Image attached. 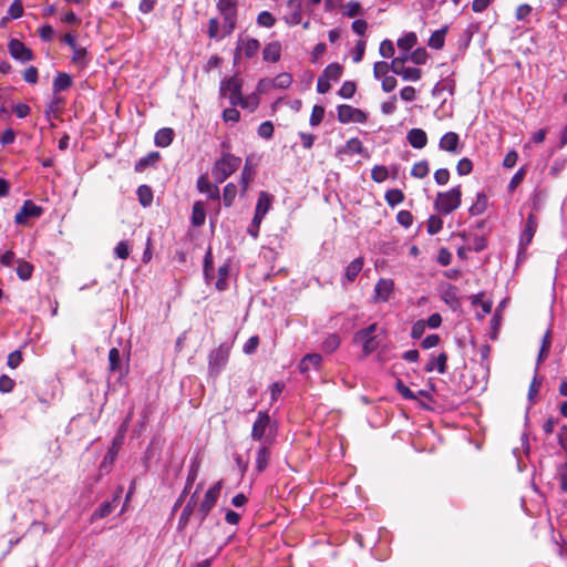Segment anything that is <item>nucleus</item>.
<instances>
[{
  "label": "nucleus",
  "mask_w": 567,
  "mask_h": 567,
  "mask_svg": "<svg viewBox=\"0 0 567 567\" xmlns=\"http://www.w3.org/2000/svg\"><path fill=\"white\" fill-rule=\"evenodd\" d=\"M385 200L389 206L394 207L404 200V194L402 190L393 188L385 193Z\"/></svg>",
  "instance_id": "nucleus-42"
},
{
  "label": "nucleus",
  "mask_w": 567,
  "mask_h": 567,
  "mask_svg": "<svg viewBox=\"0 0 567 567\" xmlns=\"http://www.w3.org/2000/svg\"><path fill=\"white\" fill-rule=\"evenodd\" d=\"M379 52H380V55L385 59L392 58L395 52L393 42L388 39L383 40L380 43Z\"/></svg>",
  "instance_id": "nucleus-57"
},
{
  "label": "nucleus",
  "mask_w": 567,
  "mask_h": 567,
  "mask_svg": "<svg viewBox=\"0 0 567 567\" xmlns=\"http://www.w3.org/2000/svg\"><path fill=\"white\" fill-rule=\"evenodd\" d=\"M123 488L118 487L112 501L102 503L92 515V519H101L109 516L116 507L117 501L122 494Z\"/></svg>",
  "instance_id": "nucleus-19"
},
{
  "label": "nucleus",
  "mask_w": 567,
  "mask_h": 567,
  "mask_svg": "<svg viewBox=\"0 0 567 567\" xmlns=\"http://www.w3.org/2000/svg\"><path fill=\"white\" fill-rule=\"evenodd\" d=\"M396 221L404 228H409L413 223V216L409 210H400L396 215Z\"/></svg>",
  "instance_id": "nucleus-64"
},
{
  "label": "nucleus",
  "mask_w": 567,
  "mask_h": 567,
  "mask_svg": "<svg viewBox=\"0 0 567 567\" xmlns=\"http://www.w3.org/2000/svg\"><path fill=\"white\" fill-rule=\"evenodd\" d=\"M23 14V6L21 0H14L8 11L7 17L4 19H19Z\"/></svg>",
  "instance_id": "nucleus-47"
},
{
  "label": "nucleus",
  "mask_w": 567,
  "mask_h": 567,
  "mask_svg": "<svg viewBox=\"0 0 567 567\" xmlns=\"http://www.w3.org/2000/svg\"><path fill=\"white\" fill-rule=\"evenodd\" d=\"M114 255L116 258L126 259L130 256V245L126 240L120 241L114 248Z\"/></svg>",
  "instance_id": "nucleus-62"
},
{
  "label": "nucleus",
  "mask_w": 567,
  "mask_h": 567,
  "mask_svg": "<svg viewBox=\"0 0 567 567\" xmlns=\"http://www.w3.org/2000/svg\"><path fill=\"white\" fill-rule=\"evenodd\" d=\"M221 487L223 481H218L205 493V496L198 507L199 523H203L206 519L212 508L216 505L220 495Z\"/></svg>",
  "instance_id": "nucleus-4"
},
{
  "label": "nucleus",
  "mask_w": 567,
  "mask_h": 567,
  "mask_svg": "<svg viewBox=\"0 0 567 567\" xmlns=\"http://www.w3.org/2000/svg\"><path fill=\"white\" fill-rule=\"evenodd\" d=\"M248 163H249V158L246 159V164H245V167H244V169L241 172V176H240V186H241L243 194H245L248 190V185L252 181V177H254V171L249 166Z\"/></svg>",
  "instance_id": "nucleus-40"
},
{
  "label": "nucleus",
  "mask_w": 567,
  "mask_h": 567,
  "mask_svg": "<svg viewBox=\"0 0 567 567\" xmlns=\"http://www.w3.org/2000/svg\"><path fill=\"white\" fill-rule=\"evenodd\" d=\"M425 329H426L425 321L417 320L416 322L413 323V326L411 328V333H410L411 338L414 340L420 339L424 334Z\"/></svg>",
  "instance_id": "nucleus-63"
},
{
  "label": "nucleus",
  "mask_w": 567,
  "mask_h": 567,
  "mask_svg": "<svg viewBox=\"0 0 567 567\" xmlns=\"http://www.w3.org/2000/svg\"><path fill=\"white\" fill-rule=\"evenodd\" d=\"M223 17L221 38L229 35L236 28L237 23V10H218Z\"/></svg>",
  "instance_id": "nucleus-18"
},
{
  "label": "nucleus",
  "mask_w": 567,
  "mask_h": 567,
  "mask_svg": "<svg viewBox=\"0 0 567 567\" xmlns=\"http://www.w3.org/2000/svg\"><path fill=\"white\" fill-rule=\"evenodd\" d=\"M363 145L357 137L350 138L343 147L338 150V154H362Z\"/></svg>",
  "instance_id": "nucleus-32"
},
{
  "label": "nucleus",
  "mask_w": 567,
  "mask_h": 567,
  "mask_svg": "<svg viewBox=\"0 0 567 567\" xmlns=\"http://www.w3.org/2000/svg\"><path fill=\"white\" fill-rule=\"evenodd\" d=\"M556 478L560 483L561 491L567 493V462L559 463L556 466Z\"/></svg>",
  "instance_id": "nucleus-45"
},
{
  "label": "nucleus",
  "mask_w": 567,
  "mask_h": 567,
  "mask_svg": "<svg viewBox=\"0 0 567 567\" xmlns=\"http://www.w3.org/2000/svg\"><path fill=\"white\" fill-rule=\"evenodd\" d=\"M430 172L427 161H420L415 163L411 169V175L415 178H424Z\"/></svg>",
  "instance_id": "nucleus-46"
},
{
  "label": "nucleus",
  "mask_w": 567,
  "mask_h": 567,
  "mask_svg": "<svg viewBox=\"0 0 567 567\" xmlns=\"http://www.w3.org/2000/svg\"><path fill=\"white\" fill-rule=\"evenodd\" d=\"M220 91L224 96L228 97L229 103L236 106L237 103L241 102V81L235 76L223 81Z\"/></svg>",
  "instance_id": "nucleus-7"
},
{
  "label": "nucleus",
  "mask_w": 567,
  "mask_h": 567,
  "mask_svg": "<svg viewBox=\"0 0 567 567\" xmlns=\"http://www.w3.org/2000/svg\"><path fill=\"white\" fill-rule=\"evenodd\" d=\"M267 443H270L268 441V437L266 441L258 447L257 456H256V470L258 473L264 472L270 460V450Z\"/></svg>",
  "instance_id": "nucleus-20"
},
{
  "label": "nucleus",
  "mask_w": 567,
  "mask_h": 567,
  "mask_svg": "<svg viewBox=\"0 0 567 567\" xmlns=\"http://www.w3.org/2000/svg\"><path fill=\"white\" fill-rule=\"evenodd\" d=\"M353 112H354V107L351 106V105L343 104V105L338 106V120H339V122H341V123H350V122H352V120H353V117H352Z\"/></svg>",
  "instance_id": "nucleus-44"
},
{
  "label": "nucleus",
  "mask_w": 567,
  "mask_h": 567,
  "mask_svg": "<svg viewBox=\"0 0 567 567\" xmlns=\"http://www.w3.org/2000/svg\"><path fill=\"white\" fill-rule=\"evenodd\" d=\"M400 76L404 81H419L422 78V71L417 68L409 66L403 69Z\"/></svg>",
  "instance_id": "nucleus-49"
},
{
  "label": "nucleus",
  "mask_w": 567,
  "mask_h": 567,
  "mask_svg": "<svg viewBox=\"0 0 567 567\" xmlns=\"http://www.w3.org/2000/svg\"><path fill=\"white\" fill-rule=\"evenodd\" d=\"M270 426V417L267 412H259L251 430V437L255 441H262L267 429Z\"/></svg>",
  "instance_id": "nucleus-13"
},
{
  "label": "nucleus",
  "mask_w": 567,
  "mask_h": 567,
  "mask_svg": "<svg viewBox=\"0 0 567 567\" xmlns=\"http://www.w3.org/2000/svg\"><path fill=\"white\" fill-rule=\"evenodd\" d=\"M487 207V197L483 193L476 195L474 204L470 207L468 212L472 216L482 215Z\"/></svg>",
  "instance_id": "nucleus-34"
},
{
  "label": "nucleus",
  "mask_w": 567,
  "mask_h": 567,
  "mask_svg": "<svg viewBox=\"0 0 567 567\" xmlns=\"http://www.w3.org/2000/svg\"><path fill=\"white\" fill-rule=\"evenodd\" d=\"M410 61L415 64H424L427 60V53L425 49L419 48L411 52L409 55Z\"/></svg>",
  "instance_id": "nucleus-61"
},
{
  "label": "nucleus",
  "mask_w": 567,
  "mask_h": 567,
  "mask_svg": "<svg viewBox=\"0 0 567 567\" xmlns=\"http://www.w3.org/2000/svg\"><path fill=\"white\" fill-rule=\"evenodd\" d=\"M241 165V158L230 153H223L212 167L213 178L217 184L224 183Z\"/></svg>",
  "instance_id": "nucleus-1"
},
{
  "label": "nucleus",
  "mask_w": 567,
  "mask_h": 567,
  "mask_svg": "<svg viewBox=\"0 0 567 567\" xmlns=\"http://www.w3.org/2000/svg\"><path fill=\"white\" fill-rule=\"evenodd\" d=\"M137 196L141 205L144 207H148L153 202V193L147 185H141L137 188Z\"/></svg>",
  "instance_id": "nucleus-41"
},
{
  "label": "nucleus",
  "mask_w": 567,
  "mask_h": 567,
  "mask_svg": "<svg viewBox=\"0 0 567 567\" xmlns=\"http://www.w3.org/2000/svg\"><path fill=\"white\" fill-rule=\"evenodd\" d=\"M461 203L462 190L461 186L457 185L447 192L439 193L434 200V208L443 215H449L461 206Z\"/></svg>",
  "instance_id": "nucleus-2"
},
{
  "label": "nucleus",
  "mask_w": 567,
  "mask_h": 567,
  "mask_svg": "<svg viewBox=\"0 0 567 567\" xmlns=\"http://www.w3.org/2000/svg\"><path fill=\"white\" fill-rule=\"evenodd\" d=\"M257 23L261 27L271 28L276 23L275 17L268 11H261L257 17Z\"/></svg>",
  "instance_id": "nucleus-58"
},
{
  "label": "nucleus",
  "mask_w": 567,
  "mask_h": 567,
  "mask_svg": "<svg viewBox=\"0 0 567 567\" xmlns=\"http://www.w3.org/2000/svg\"><path fill=\"white\" fill-rule=\"evenodd\" d=\"M206 219V210L203 202H195L192 209V225L199 227L204 225Z\"/></svg>",
  "instance_id": "nucleus-29"
},
{
  "label": "nucleus",
  "mask_w": 567,
  "mask_h": 567,
  "mask_svg": "<svg viewBox=\"0 0 567 567\" xmlns=\"http://www.w3.org/2000/svg\"><path fill=\"white\" fill-rule=\"evenodd\" d=\"M237 196V187L234 183L225 185L223 190V202L226 207H230Z\"/></svg>",
  "instance_id": "nucleus-39"
},
{
  "label": "nucleus",
  "mask_w": 567,
  "mask_h": 567,
  "mask_svg": "<svg viewBox=\"0 0 567 567\" xmlns=\"http://www.w3.org/2000/svg\"><path fill=\"white\" fill-rule=\"evenodd\" d=\"M324 116V107L321 105H315L310 115L309 123L312 127L318 126Z\"/></svg>",
  "instance_id": "nucleus-52"
},
{
  "label": "nucleus",
  "mask_w": 567,
  "mask_h": 567,
  "mask_svg": "<svg viewBox=\"0 0 567 567\" xmlns=\"http://www.w3.org/2000/svg\"><path fill=\"white\" fill-rule=\"evenodd\" d=\"M301 0H288L287 8L289 9V13H287L282 19L289 27L301 23Z\"/></svg>",
  "instance_id": "nucleus-15"
},
{
  "label": "nucleus",
  "mask_w": 567,
  "mask_h": 567,
  "mask_svg": "<svg viewBox=\"0 0 567 567\" xmlns=\"http://www.w3.org/2000/svg\"><path fill=\"white\" fill-rule=\"evenodd\" d=\"M389 176L388 168L383 165H377L371 171V178L377 183L384 182Z\"/></svg>",
  "instance_id": "nucleus-53"
},
{
  "label": "nucleus",
  "mask_w": 567,
  "mask_h": 567,
  "mask_svg": "<svg viewBox=\"0 0 567 567\" xmlns=\"http://www.w3.org/2000/svg\"><path fill=\"white\" fill-rule=\"evenodd\" d=\"M64 104V100L60 96H58L56 94H54L53 99L51 100V102L49 103L47 110H45V115L48 117L51 116V114H55L58 113L62 106Z\"/></svg>",
  "instance_id": "nucleus-55"
},
{
  "label": "nucleus",
  "mask_w": 567,
  "mask_h": 567,
  "mask_svg": "<svg viewBox=\"0 0 567 567\" xmlns=\"http://www.w3.org/2000/svg\"><path fill=\"white\" fill-rule=\"evenodd\" d=\"M457 174L461 176H465L471 174L473 171L472 161L467 157L461 158L456 165Z\"/></svg>",
  "instance_id": "nucleus-59"
},
{
  "label": "nucleus",
  "mask_w": 567,
  "mask_h": 567,
  "mask_svg": "<svg viewBox=\"0 0 567 567\" xmlns=\"http://www.w3.org/2000/svg\"><path fill=\"white\" fill-rule=\"evenodd\" d=\"M42 214H43V208L41 206L34 204L32 200L28 199V200H24L22 207L16 214L14 223L17 225H24L28 223L29 219L40 218Z\"/></svg>",
  "instance_id": "nucleus-6"
},
{
  "label": "nucleus",
  "mask_w": 567,
  "mask_h": 567,
  "mask_svg": "<svg viewBox=\"0 0 567 567\" xmlns=\"http://www.w3.org/2000/svg\"><path fill=\"white\" fill-rule=\"evenodd\" d=\"M72 63L75 64L80 70L85 69L90 63L89 53L85 48L76 47L72 50Z\"/></svg>",
  "instance_id": "nucleus-27"
},
{
  "label": "nucleus",
  "mask_w": 567,
  "mask_h": 567,
  "mask_svg": "<svg viewBox=\"0 0 567 567\" xmlns=\"http://www.w3.org/2000/svg\"><path fill=\"white\" fill-rule=\"evenodd\" d=\"M447 33V28L444 27L440 30L434 31L429 39V47L435 50H440L443 48L445 42V35Z\"/></svg>",
  "instance_id": "nucleus-33"
},
{
  "label": "nucleus",
  "mask_w": 567,
  "mask_h": 567,
  "mask_svg": "<svg viewBox=\"0 0 567 567\" xmlns=\"http://www.w3.org/2000/svg\"><path fill=\"white\" fill-rule=\"evenodd\" d=\"M122 443L123 434L116 435L112 442V446L109 449L106 455L104 456V460L101 464L102 468H106L114 463Z\"/></svg>",
  "instance_id": "nucleus-24"
},
{
  "label": "nucleus",
  "mask_w": 567,
  "mask_h": 567,
  "mask_svg": "<svg viewBox=\"0 0 567 567\" xmlns=\"http://www.w3.org/2000/svg\"><path fill=\"white\" fill-rule=\"evenodd\" d=\"M460 136L455 132L445 133L439 142V148L453 155H457L462 151Z\"/></svg>",
  "instance_id": "nucleus-10"
},
{
  "label": "nucleus",
  "mask_w": 567,
  "mask_h": 567,
  "mask_svg": "<svg viewBox=\"0 0 567 567\" xmlns=\"http://www.w3.org/2000/svg\"><path fill=\"white\" fill-rule=\"evenodd\" d=\"M538 223L536 217L530 214L528 215L524 229L519 237V255L525 252L527 246L532 243L534 235L536 233Z\"/></svg>",
  "instance_id": "nucleus-8"
},
{
  "label": "nucleus",
  "mask_w": 567,
  "mask_h": 567,
  "mask_svg": "<svg viewBox=\"0 0 567 567\" xmlns=\"http://www.w3.org/2000/svg\"><path fill=\"white\" fill-rule=\"evenodd\" d=\"M390 71L389 63L385 61L375 62L373 65V76L377 80H381L388 75Z\"/></svg>",
  "instance_id": "nucleus-50"
},
{
  "label": "nucleus",
  "mask_w": 567,
  "mask_h": 567,
  "mask_svg": "<svg viewBox=\"0 0 567 567\" xmlns=\"http://www.w3.org/2000/svg\"><path fill=\"white\" fill-rule=\"evenodd\" d=\"M362 14V7L358 1H349L344 6V16L349 18H354L357 16Z\"/></svg>",
  "instance_id": "nucleus-54"
},
{
  "label": "nucleus",
  "mask_w": 567,
  "mask_h": 567,
  "mask_svg": "<svg viewBox=\"0 0 567 567\" xmlns=\"http://www.w3.org/2000/svg\"><path fill=\"white\" fill-rule=\"evenodd\" d=\"M272 200V195L267 192H261L256 204L255 215L264 218L271 208Z\"/></svg>",
  "instance_id": "nucleus-22"
},
{
  "label": "nucleus",
  "mask_w": 567,
  "mask_h": 567,
  "mask_svg": "<svg viewBox=\"0 0 567 567\" xmlns=\"http://www.w3.org/2000/svg\"><path fill=\"white\" fill-rule=\"evenodd\" d=\"M442 300L450 306L452 309H456L460 306V298L457 288L451 284H444L440 288Z\"/></svg>",
  "instance_id": "nucleus-16"
},
{
  "label": "nucleus",
  "mask_w": 567,
  "mask_h": 567,
  "mask_svg": "<svg viewBox=\"0 0 567 567\" xmlns=\"http://www.w3.org/2000/svg\"><path fill=\"white\" fill-rule=\"evenodd\" d=\"M72 85V78L64 72H60L53 80V92L58 94L62 91L68 90Z\"/></svg>",
  "instance_id": "nucleus-31"
},
{
  "label": "nucleus",
  "mask_w": 567,
  "mask_h": 567,
  "mask_svg": "<svg viewBox=\"0 0 567 567\" xmlns=\"http://www.w3.org/2000/svg\"><path fill=\"white\" fill-rule=\"evenodd\" d=\"M33 272V266L23 260L18 261L17 275L21 280H29Z\"/></svg>",
  "instance_id": "nucleus-43"
},
{
  "label": "nucleus",
  "mask_w": 567,
  "mask_h": 567,
  "mask_svg": "<svg viewBox=\"0 0 567 567\" xmlns=\"http://www.w3.org/2000/svg\"><path fill=\"white\" fill-rule=\"evenodd\" d=\"M322 75L331 81H338L342 75V66L339 63H330L326 66Z\"/></svg>",
  "instance_id": "nucleus-38"
},
{
  "label": "nucleus",
  "mask_w": 567,
  "mask_h": 567,
  "mask_svg": "<svg viewBox=\"0 0 567 567\" xmlns=\"http://www.w3.org/2000/svg\"><path fill=\"white\" fill-rule=\"evenodd\" d=\"M230 266L228 262L224 264L218 268V279L216 281V288L223 291L227 288V279L229 277Z\"/></svg>",
  "instance_id": "nucleus-37"
},
{
  "label": "nucleus",
  "mask_w": 567,
  "mask_h": 567,
  "mask_svg": "<svg viewBox=\"0 0 567 567\" xmlns=\"http://www.w3.org/2000/svg\"><path fill=\"white\" fill-rule=\"evenodd\" d=\"M406 140L412 147L421 150L427 143V135L422 128H412L408 132Z\"/></svg>",
  "instance_id": "nucleus-21"
},
{
  "label": "nucleus",
  "mask_w": 567,
  "mask_h": 567,
  "mask_svg": "<svg viewBox=\"0 0 567 567\" xmlns=\"http://www.w3.org/2000/svg\"><path fill=\"white\" fill-rule=\"evenodd\" d=\"M375 331L377 323H372L369 327L357 331L354 334V342L362 346V351L365 355L374 352L380 344L379 340L377 339Z\"/></svg>",
  "instance_id": "nucleus-3"
},
{
  "label": "nucleus",
  "mask_w": 567,
  "mask_h": 567,
  "mask_svg": "<svg viewBox=\"0 0 567 567\" xmlns=\"http://www.w3.org/2000/svg\"><path fill=\"white\" fill-rule=\"evenodd\" d=\"M260 48V43L257 39H240L238 41V44L236 47L235 51V60H238L240 58V54L244 53V55L247 59H251L255 56Z\"/></svg>",
  "instance_id": "nucleus-12"
},
{
  "label": "nucleus",
  "mask_w": 567,
  "mask_h": 567,
  "mask_svg": "<svg viewBox=\"0 0 567 567\" xmlns=\"http://www.w3.org/2000/svg\"><path fill=\"white\" fill-rule=\"evenodd\" d=\"M229 358V348L227 346H219L217 349H214L208 355V371L213 377L219 375L221 370L228 362Z\"/></svg>",
  "instance_id": "nucleus-5"
},
{
  "label": "nucleus",
  "mask_w": 567,
  "mask_h": 567,
  "mask_svg": "<svg viewBox=\"0 0 567 567\" xmlns=\"http://www.w3.org/2000/svg\"><path fill=\"white\" fill-rule=\"evenodd\" d=\"M200 488V485L197 486L195 493L190 496L189 501L187 502V504L184 506L182 513H181V516H179V519H178V528L179 529H185L188 522H189V518L190 516L193 515L194 513V509H195V506L197 504V493Z\"/></svg>",
  "instance_id": "nucleus-17"
},
{
  "label": "nucleus",
  "mask_w": 567,
  "mask_h": 567,
  "mask_svg": "<svg viewBox=\"0 0 567 567\" xmlns=\"http://www.w3.org/2000/svg\"><path fill=\"white\" fill-rule=\"evenodd\" d=\"M10 55L19 62H28L33 59L32 51L18 39H11L8 43Z\"/></svg>",
  "instance_id": "nucleus-9"
},
{
  "label": "nucleus",
  "mask_w": 567,
  "mask_h": 567,
  "mask_svg": "<svg viewBox=\"0 0 567 567\" xmlns=\"http://www.w3.org/2000/svg\"><path fill=\"white\" fill-rule=\"evenodd\" d=\"M281 56V45L279 42L268 43L262 50V58L267 62H278Z\"/></svg>",
  "instance_id": "nucleus-26"
},
{
  "label": "nucleus",
  "mask_w": 567,
  "mask_h": 567,
  "mask_svg": "<svg viewBox=\"0 0 567 567\" xmlns=\"http://www.w3.org/2000/svg\"><path fill=\"white\" fill-rule=\"evenodd\" d=\"M364 260L362 257L353 259L346 268L344 279L349 282L354 281L363 268Z\"/></svg>",
  "instance_id": "nucleus-28"
},
{
  "label": "nucleus",
  "mask_w": 567,
  "mask_h": 567,
  "mask_svg": "<svg viewBox=\"0 0 567 567\" xmlns=\"http://www.w3.org/2000/svg\"><path fill=\"white\" fill-rule=\"evenodd\" d=\"M394 290V282L392 279L381 278L374 287L373 301L375 303L386 302L391 298Z\"/></svg>",
  "instance_id": "nucleus-11"
},
{
  "label": "nucleus",
  "mask_w": 567,
  "mask_h": 567,
  "mask_svg": "<svg viewBox=\"0 0 567 567\" xmlns=\"http://www.w3.org/2000/svg\"><path fill=\"white\" fill-rule=\"evenodd\" d=\"M109 363L111 371H117L121 369V354L120 350L112 348L109 352Z\"/></svg>",
  "instance_id": "nucleus-56"
},
{
  "label": "nucleus",
  "mask_w": 567,
  "mask_h": 567,
  "mask_svg": "<svg viewBox=\"0 0 567 567\" xmlns=\"http://www.w3.org/2000/svg\"><path fill=\"white\" fill-rule=\"evenodd\" d=\"M158 159L159 154L157 152H152L136 162L135 171L143 172L150 165H154Z\"/></svg>",
  "instance_id": "nucleus-36"
},
{
  "label": "nucleus",
  "mask_w": 567,
  "mask_h": 567,
  "mask_svg": "<svg viewBox=\"0 0 567 567\" xmlns=\"http://www.w3.org/2000/svg\"><path fill=\"white\" fill-rule=\"evenodd\" d=\"M322 362V357L319 353H309L305 355L299 363V371L307 373L311 369H318Z\"/></svg>",
  "instance_id": "nucleus-25"
},
{
  "label": "nucleus",
  "mask_w": 567,
  "mask_h": 567,
  "mask_svg": "<svg viewBox=\"0 0 567 567\" xmlns=\"http://www.w3.org/2000/svg\"><path fill=\"white\" fill-rule=\"evenodd\" d=\"M174 131L169 127L161 128L155 134V144L158 147H167L172 144Z\"/></svg>",
  "instance_id": "nucleus-30"
},
{
  "label": "nucleus",
  "mask_w": 567,
  "mask_h": 567,
  "mask_svg": "<svg viewBox=\"0 0 567 567\" xmlns=\"http://www.w3.org/2000/svg\"><path fill=\"white\" fill-rule=\"evenodd\" d=\"M446 363L447 354L445 352H441L436 357L432 355L424 369L426 372L436 370L440 374H443L446 372Z\"/></svg>",
  "instance_id": "nucleus-23"
},
{
  "label": "nucleus",
  "mask_w": 567,
  "mask_h": 567,
  "mask_svg": "<svg viewBox=\"0 0 567 567\" xmlns=\"http://www.w3.org/2000/svg\"><path fill=\"white\" fill-rule=\"evenodd\" d=\"M442 227H443V220L441 219V217H439L436 215L430 216V218L427 219V233L430 235H435V234L440 233Z\"/></svg>",
  "instance_id": "nucleus-51"
},
{
  "label": "nucleus",
  "mask_w": 567,
  "mask_h": 567,
  "mask_svg": "<svg viewBox=\"0 0 567 567\" xmlns=\"http://www.w3.org/2000/svg\"><path fill=\"white\" fill-rule=\"evenodd\" d=\"M196 186L198 192L205 194L209 199L216 200L220 198L217 184H212L206 175H200L197 178Z\"/></svg>",
  "instance_id": "nucleus-14"
},
{
  "label": "nucleus",
  "mask_w": 567,
  "mask_h": 567,
  "mask_svg": "<svg viewBox=\"0 0 567 567\" xmlns=\"http://www.w3.org/2000/svg\"><path fill=\"white\" fill-rule=\"evenodd\" d=\"M259 104V99L257 95L252 94L250 96H241V102L237 103V105L241 106L243 109H248L250 111H255Z\"/></svg>",
  "instance_id": "nucleus-60"
},
{
  "label": "nucleus",
  "mask_w": 567,
  "mask_h": 567,
  "mask_svg": "<svg viewBox=\"0 0 567 567\" xmlns=\"http://www.w3.org/2000/svg\"><path fill=\"white\" fill-rule=\"evenodd\" d=\"M291 83L292 76L287 72L278 74L272 81L274 86L278 89H287L291 85Z\"/></svg>",
  "instance_id": "nucleus-48"
},
{
  "label": "nucleus",
  "mask_w": 567,
  "mask_h": 567,
  "mask_svg": "<svg viewBox=\"0 0 567 567\" xmlns=\"http://www.w3.org/2000/svg\"><path fill=\"white\" fill-rule=\"evenodd\" d=\"M417 38L414 32H409L398 40V48L400 51L411 52L412 48L416 44Z\"/></svg>",
  "instance_id": "nucleus-35"
}]
</instances>
